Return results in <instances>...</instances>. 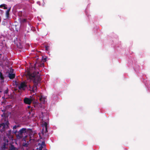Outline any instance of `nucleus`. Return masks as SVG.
Segmentation results:
<instances>
[{
	"label": "nucleus",
	"mask_w": 150,
	"mask_h": 150,
	"mask_svg": "<svg viewBox=\"0 0 150 150\" xmlns=\"http://www.w3.org/2000/svg\"><path fill=\"white\" fill-rule=\"evenodd\" d=\"M27 75L30 80L33 81L34 83V85L32 86H31L30 85L28 86L25 82H23L18 85V88L21 91H24L27 89L33 93H35L36 91V86H39V83L41 81L40 74L38 72L37 73L34 72L32 73L29 71L27 72Z\"/></svg>",
	"instance_id": "f257e3e1"
},
{
	"label": "nucleus",
	"mask_w": 150,
	"mask_h": 150,
	"mask_svg": "<svg viewBox=\"0 0 150 150\" xmlns=\"http://www.w3.org/2000/svg\"><path fill=\"white\" fill-rule=\"evenodd\" d=\"M49 115L48 112H42L41 114L39 116L40 120L41 121L42 123V133L43 134L48 132L47 122L49 120Z\"/></svg>",
	"instance_id": "f03ea898"
},
{
	"label": "nucleus",
	"mask_w": 150,
	"mask_h": 150,
	"mask_svg": "<svg viewBox=\"0 0 150 150\" xmlns=\"http://www.w3.org/2000/svg\"><path fill=\"white\" fill-rule=\"evenodd\" d=\"M37 98L35 97V94H33V96H30L29 98L25 97L24 99V102L26 104L29 105L31 104L32 102L35 104L34 107H35V99Z\"/></svg>",
	"instance_id": "7ed1b4c3"
},
{
	"label": "nucleus",
	"mask_w": 150,
	"mask_h": 150,
	"mask_svg": "<svg viewBox=\"0 0 150 150\" xmlns=\"http://www.w3.org/2000/svg\"><path fill=\"white\" fill-rule=\"evenodd\" d=\"M35 97H36L37 98L36 99H35V105H36L38 103V100H39L42 103L44 104L45 103L46 101V97L44 96H43L41 95L38 96L36 95L35 92Z\"/></svg>",
	"instance_id": "20e7f679"
},
{
	"label": "nucleus",
	"mask_w": 150,
	"mask_h": 150,
	"mask_svg": "<svg viewBox=\"0 0 150 150\" xmlns=\"http://www.w3.org/2000/svg\"><path fill=\"white\" fill-rule=\"evenodd\" d=\"M19 127L20 125H17L14 126L13 127V130L12 131V133L15 134L17 136V134H18V132L17 129Z\"/></svg>",
	"instance_id": "39448f33"
},
{
	"label": "nucleus",
	"mask_w": 150,
	"mask_h": 150,
	"mask_svg": "<svg viewBox=\"0 0 150 150\" xmlns=\"http://www.w3.org/2000/svg\"><path fill=\"white\" fill-rule=\"evenodd\" d=\"M26 132V129L25 128H22L18 131L17 137H21V135Z\"/></svg>",
	"instance_id": "423d86ee"
},
{
	"label": "nucleus",
	"mask_w": 150,
	"mask_h": 150,
	"mask_svg": "<svg viewBox=\"0 0 150 150\" xmlns=\"http://www.w3.org/2000/svg\"><path fill=\"white\" fill-rule=\"evenodd\" d=\"M8 77L11 79H12L15 77V74L12 73H8Z\"/></svg>",
	"instance_id": "0eeeda50"
},
{
	"label": "nucleus",
	"mask_w": 150,
	"mask_h": 150,
	"mask_svg": "<svg viewBox=\"0 0 150 150\" xmlns=\"http://www.w3.org/2000/svg\"><path fill=\"white\" fill-rule=\"evenodd\" d=\"M11 10V8H10L8 9L6 11V16L7 18H9V12Z\"/></svg>",
	"instance_id": "6e6552de"
},
{
	"label": "nucleus",
	"mask_w": 150,
	"mask_h": 150,
	"mask_svg": "<svg viewBox=\"0 0 150 150\" xmlns=\"http://www.w3.org/2000/svg\"><path fill=\"white\" fill-rule=\"evenodd\" d=\"M52 98L53 101H56L58 99L57 96L56 95H53L52 96Z\"/></svg>",
	"instance_id": "1a4fd4ad"
},
{
	"label": "nucleus",
	"mask_w": 150,
	"mask_h": 150,
	"mask_svg": "<svg viewBox=\"0 0 150 150\" xmlns=\"http://www.w3.org/2000/svg\"><path fill=\"white\" fill-rule=\"evenodd\" d=\"M21 23L22 25L23 24H26L27 23V20L25 19H22L21 21Z\"/></svg>",
	"instance_id": "9d476101"
},
{
	"label": "nucleus",
	"mask_w": 150,
	"mask_h": 150,
	"mask_svg": "<svg viewBox=\"0 0 150 150\" xmlns=\"http://www.w3.org/2000/svg\"><path fill=\"white\" fill-rule=\"evenodd\" d=\"M16 148L13 145H12L8 150H16Z\"/></svg>",
	"instance_id": "9b49d317"
},
{
	"label": "nucleus",
	"mask_w": 150,
	"mask_h": 150,
	"mask_svg": "<svg viewBox=\"0 0 150 150\" xmlns=\"http://www.w3.org/2000/svg\"><path fill=\"white\" fill-rule=\"evenodd\" d=\"M0 7L1 8L3 7V8L4 9H7V6L5 4H4L1 5L0 6Z\"/></svg>",
	"instance_id": "f8f14e48"
},
{
	"label": "nucleus",
	"mask_w": 150,
	"mask_h": 150,
	"mask_svg": "<svg viewBox=\"0 0 150 150\" xmlns=\"http://www.w3.org/2000/svg\"><path fill=\"white\" fill-rule=\"evenodd\" d=\"M0 78L2 81H3L4 80V77L1 73L0 72Z\"/></svg>",
	"instance_id": "ddd939ff"
},
{
	"label": "nucleus",
	"mask_w": 150,
	"mask_h": 150,
	"mask_svg": "<svg viewBox=\"0 0 150 150\" xmlns=\"http://www.w3.org/2000/svg\"><path fill=\"white\" fill-rule=\"evenodd\" d=\"M5 124H4V123H2V124H3L4 126H3V127H4V126H5V125H6L7 126H8V125L9 124L8 123V121H7V122H6L5 123Z\"/></svg>",
	"instance_id": "4468645a"
},
{
	"label": "nucleus",
	"mask_w": 150,
	"mask_h": 150,
	"mask_svg": "<svg viewBox=\"0 0 150 150\" xmlns=\"http://www.w3.org/2000/svg\"><path fill=\"white\" fill-rule=\"evenodd\" d=\"M30 114H31L32 115L34 114L33 111L32 110L31 111H29L28 112Z\"/></svg>",
	"instance_id": "2eb2a0df"
},
{
	"label": "nucleus",
	"mask_w": 150,
	"mask_h": 150,
	"mask_svg": "<svg viewBox=\"0 0 150 150\" xmlns=\"http://www.w3.org/2000/svg\"><path fill=\"white\" fill-rule=\"evenodd\" d=\"M13 71H14V69H10V72L9 73H13Z\"/></svg>",
	"instance_id": "dca6fc26"
},
{
	"label": "nucleus",
	"mask_w": 150,
	"mask_h": 150,
	"mask_svg": "<svg viewBox=\"0 0 150 150\" xmlns=\"http://www.w3.org/2000/svg\"><path fill=\"white\" fill-rule=\"evenodd\" d=\"M43 149H43V147L42 146V145H41L39 147V150H43Z\"/></svg>",
	"instance_id": "f3484780"
},
{
	"label": "nucleus",
	"mask_w": 150,
	"mask_h": 150,
	"mask_svg": "<svg viewBox=\"0 0 150 150\" xmlns=\"http://www.w3.org/2000/svg\"><path fill=\"white\" fill-rule=\"evenodd\" d=\"M49 46H45V50H47V51H48V50L49 49Z\"/></svg>",
	"instance_id": "a211bd4d"
},
{
	"label": "nucleus",
	"mask_w": 150,
	"mask_h": 150,
	"mask_svg": "<svg viewBox=\"0 0 150 150\" xmlns=\"http://www.w3.org/2000/svg\"><path fill=\"white\" fill-rule=\"evenodd\" d=\"M8 89H7L6 90H5L4 91V93L5 94H7L8 93Z\"/></svg>",
	"instance_id": "6ab92c4d"
},
{
	"label": "nucleus",
	"mask_w": 150,
	"mask_h": 150,
	"mask_svg": "<svg viewBox=\"0 0 150 150\" xmlns=\"http://www.w3.org/2000/svg\"><path fill=\"white\" fill-rule=\"evenodd\" d=\"M28 110H29V109H32V108H31V107L30 106V105H28Z\"/></svg>",
	"instance_id": "aec40b11"
},
{
	"label": "nucleus",
	"mask_w": 150,
	"mask_h": 150,
	"mask_svg": "<svg viewBox=\"0 0 150 150\" xmlns=\"http://www.w3.org/2000/svg\"><path fill=\"white\" fill-rule=\"evenodd\" d=\"M45 145V142H42V145Z\"/></svg>",
	"instance_id": "412c9836"
},
{
	"label": "nucleus",
	"mask_w": 150,
	"mask_h": 150,
	"mask_svg": "<svg viewBox=\"0 0 150 150\" xmlns=\"http://www.w3.org/2000/svg\"><path fill=\"white\" fill-rule=\"evenodd\" d=\"M37 3L39 5H40V1H37Z\"/></svg>",
	"instance_id": "4be33fe9"
},
{
	"label": "nucleus",
	"mask_w": 150,
	"mask_h": 150,
	"mask_svg": "<svg viewBox=\"0 0 150 150\" xmlns=\"http://www.w3.org/2000/svg\"><path fill=\"white\" fill-rule=\"evenodd\" d=\"M85 13H86V15H87V9H86L85 10Z\"/></svg>",
	"instance_id": "5701e85b"
},
{
	"label": "nucleus",
	"mask_w": 150,
	"mask_h": 150,
	"mask_svg": "<svg viewBox=\"0 0 150 150\" xmlns=\"http://www.w3.org/2000/svg\"><path fill=\"white\" fill-rule=\"evenodd\" d=\"M24 146H27V144H25L23 145Z\"/></svg>",
	"instance_id": "b1692460"
},
{
	"label": "nucleus",
	"mask_w": 150,
	"mask_h": 150,
	"mask_svg": "<svg viewBox=\"0 0 150 150\" xmlns=\"http://www.w3.org/2000/svg\"><path fill=\"white\" fill-rule=\"evenodd\" d=\"M11 130H9L8 131V132L9 133H11Z\"/></svg>",
	"instance_id": "393cba45"
},
{
	"label": "nucleus",
	"mask_w": 150,
	"mask_h": 150,
	"mask_svg": "<svg viewBox=\"0 0 150 150\" xmlns=\"http://www.w3.org/2000/svg\"><path fill=\"white\" fill-rule=\"evenodd\" d=\"M0 45L1 46H3V43H1L0 44Z\"/></svg>",
	"instance_id": "a878e982"
},
{
	"label": "nucleus",
	"mask_w": 150,
	"mask_h": 150,
	"mask_svg": "<svg viewBox=\"0 0 150 150\" xmlns=\"http://www.w3.org/2000/svg\"><path fill=\"white\" fill-rule=\"evenodd\" d=\"M28 25L29 26H30V27H30V24H29V23H28Z\"/></svg>",
	"instance_id": "bb28decb"
},
{
	"label": "nucleus",
	"mask_w": 150,
	"mask_h": 150,
	"mask_svg": "<svg viewBox=\"0 0 150 150\" xmlns=\"http://www.w3.org/2000/svg\"><path fill=\"white\" fill-rule=\"evenodd\" d=\"M145 85H146V86H147V84L146 83H145Z\"/></svg>",
	"instance_id": "cd10ccee"
},
{
	"label": "nucleus",
	"mask_w": 150,
	"mask_h": 150,
	"mask_svg": "<svg viewBox=\"0 0 150 150\" xmlns=\"http://www.w3.org/2000/svg\"><path fill=\"white\" fill-rule=\"evenodd\" d=\"M1 91H0V93H1Z\"/></svg>",
	"instance_id": "c85d7f7f"
}]
</instances>
